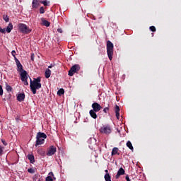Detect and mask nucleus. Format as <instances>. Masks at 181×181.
Instances as JSON below:
<instances>
[{
  "label": "nucleus",
  "instance_id": "obj_1",
  "mask_svg": "<svg viewBox=\"0 0 181 181\" xmlns=\"http://www.w3.org/2000/svg\"><path fill=\"white\" fill-rule=\"evenodd\" d=\"M30 88L33 93V94H36L37 91L36 90H40V88H42V78L37 77L35 78L33 81H32V78H30Z\"/></svg>",
  "mask_w": 181,
  "mask_h": 181
},
{
  "label": "nucleus",
  "instance_id": "obj_2",
  "mask_svg": "<svg viewBox=\"0 0 181 181\" xmlns=\"http://www.w3.org/2000/svg\"><path fill=\"white\" fill-rule=\"evenodd\" d=\"M106 48L109 60H112V56H114V44L110 40L107 41Z\"/></svg>",
  "mask_w": 181,
  "mask_h": 181
},
{
  "label": "nucleus",
  "instance_id": "obj_3",
  "mask_svg": "<svg viewBox=\"0 0 181 181\" xmlns=\"http://www.w3.org/2000/svg\"><path fill=\"white\" fill-rule=\"evenodd\" d=\"M100 134H104V135H110L112 132V127L110 124L103 125L99 129Z\"/></svg>",
  "mask_w": 181,
  "mask_h": 181
},
{
  "label": "nucleus",
  "instance_id": "obj_4",
  "mask_svg": "<svg viewBox=\"0 0 181 181\" xmlns=\"http://www.w3.org/2000/svg\"><path fill=\"white\" fill-rule=\"evenodd\" d=\"M18 28L21 33H24L25 35H29V33L32 32V29L29 28L26 24L22 23H18Z\"/></svg>",
  "mask_w": 181,
  "mask_h": 181
},
{
  "label": "nucleus",
  "instance_id": "obj_5",
  "mask_svg": "<svg viewBox=\"0 0 181 181\" xmlns=\"http://www.w3.org/2000/svg\"><path fill=\"white\" fill-rule=\"evenodd\" d=\"M79 71H80V65L75 64L71 66V68L69 71L68 74H69V76H70L71 77V76H74V73H78Z\"/></svg>",
  "mask_w": 181,
  "mask_h": 181
},
{
  "label": "nucleus",
  "instance_id": "obj_6",
  "mask_svg": "<svg viewBox=\"0 0 181 181\" xmlns=\"http://www.w3.org/2000/svg\"><path fill=\"white\" fill-rule=\"evenodd\" d=\"M57 152V148L54 146H51L47 151V156H53Z\"/></svg>",
  "mask_w": 181,
  "mask_h": 181
},
{
  "label": "nucleus",
  "instance_id": "obj_7",
  "mask_svg": "<svg viewBox=\"0 0 181 181\" xmlns=\"http://www.w3.org/2000/svg\"><path fill=\"white\" fill-rule=\"evenodd\" d=\"M92 110L95 111V112H98L99 111H101V110H103V107L100 105L98 103H93L92 104Z\"/></svg>",
  "mask_w": 181,
  "mask_h": 181
},
{
  "label": "nucleus",
  "instance_id": "obj_8",
  "mask_svg": "<svg viewBox=\"0 0 181 181\" xmlns=\"http://www.w3.org/2000/svg\"><path fill=\"white\" fill-rule=\"evenodd\" d=\"M15 62L17 66V71H19V73L25 71V70H23V66H22V64H21V62L18 58L15 57Z\"/></svg>",
  "mask_w": 181,
  "mask_h": 181
},
{
  "label": "nucleus",
  "instance_id": "obj_9",
  "mask_svg": "<svg viewBox=\"0 0 181 181\" xmlns=\"http://www.w3.org/2000/svg\"><path fill=\"white\" fill-rule=\"evenodd\" d=\"M123 175H125V170H124L122 168H120L117 171V175H115V178L119 179V176H123Z\"/></svg>",
  "mask_w": 181,
  "mask_h": 181
},
{
  "label": "nucleus",
  "instance_id": "obj_10",
  "mask_svg": "<svg viewBox=\"0 0 181 181\" xmlns=\"http://www.w3.org/2000/svg\"><path fill=\"white\" fill-rule=\"evenodd\" d=\"M20 73L21 81H25V80L28 79V72L26 71H23Z\"/></svg>",
  "mask_w": 181,
  "mask_h": 181
},
{
  "label": "nucleus",
  "instance_id": "obj_11",
  "mask_svg": "<svg viewBox=\"0 0 181 181\" xmlns=\"http://www.w3.org/2000/svg\"><path fill=\"white\" fill-rule=\"evenodd\" d=\"M45 144V139L36 137L35 146H39V145H43Z\"/></svg>",
  "mask_w": 181,
  "mask_h": 181
},
{
  "label": "nucleus",
  "instance_id": "obj_12",
  "mask_svg": "<svg viewBox=\"0 0 181 181\" xmlns=\"http://www.w3.org/2000/svg\"><path fill=\"white\" fill-rule=\"evenodd\" d=\"M36 137L42 138V139H46V138H47V135H46V134H45L43 132H39L38 133H37Z\"/></svg>",
  "mask_w": 181,
  "mask_h": 181
},
{
  "label": "nucleus",
  "instance_id": "obj_13",
  "mask_svg": "<svg viewBox=\"0 0 181 181\" xmlns=\"http://www.w3.org/2000/svg\"><path fill=\"white\" fill-rule=\"evenodd\" d=\"M17 100L20 103L25 100V93H20L17 95Z\"/></svg>",
  "mask_w": 181,
  "mask_h": 181
},
{
  "label": "nucleus",
  "instance_id": "obj_14",
  "mask_svg": "<svg viewBox=\"0 0 181 181\" xmlns=\"http://www.w3.org/2000/svg\"><path fill=\"white\" fill-rule=\"evenodd\" d=\"M97 112H95V110H90L89 111V114L91 117V118H93V119H97V113H95Z\"/></svg>",
  "mask_w": 181,
  "mask_h": 181
},
{
  "label": "nucleus",
  "instance_id": "obj_15",
  "mask_svg": "<svg viewBox=\"0 0 181 181\" xmlns=\"http://www.w3.org/2000/svg\"><path fill=\"white\" fill-rule=\"evenodd\" d=\"M39 5V0H33L32 6L33 8L37 9Z\"/></svg>",
  "mask_w": 181,
  "mask_h": 181
},
{
  "label": "nucleus",
  "instance_id": "obj_16",
  "mask_svg": "<svg viewBox=\"0 0 181 181\" xmlns=\"http://www.w3.org/2000/svg\"><path fill=\"white\" fill-rule=\"evenodd\" d=\"M41 21L42 22L43 26H46L47 28H49V26H50V22L47 21V20H45V18H42Z\"/></svg>",
  "mask_w": 181,
  "mask_h": 181
},
{
  "label": "nucleus",
  "instance_id": "obj_17",
  "mask_svg": "<svg viewBox=\"0 0 181 181\" xmlns=\"http://www.w3.org/2000/svg\"><path fill=\"white\" fill-rule=\"evenodd\" d=\"M12 29H13V25L12 23H9L8 25L6 27V31L7 33H11Z\"/></svg>",
  "mask_w": 181,
  "mask_h": 181
},
{
  "label": "nucleus",
  "instance_id": "obj_18",
  "mask_svg": "<svg viewBox=\"0 0 181 181\" xmlns=\"http://www.w3.org/2000/svg\"><path fill=\"white\" fill-rule=\"evenodd\" d=\"M118 151H119L118 148L114 147L112 150V156H114L115 155H119V153L118 152Z\"/></svg>",
  "mask_w": 181,
  "mask_h": 181
},
{
  "label": "nucleus",
  "instance_id": "obj_19",
  "mask_svg": "<svg viewBox=\"0 0 181 181\" xmlns=\"http://www.w3.org/2000/svg\"><path fill=\"white\" fill-rule=\"evenodd\" d=\"M27 158L28 160H30V163H35V156L33 154H28Z\"/></svg>",
  "mask_w": 181,
  "mask_h": 181
},
{
  "label": "nucleus",
  "instance_id": "obj_20",
  "mask_svg": "<svg viewBox=\"0 0 181 181\" xmlns=\"http://www.w3.org/2000/svg\"><path fill=\"white\" fill-rule=\"evenodd\" d=\"M127 148H129V149H130V151H132V152H134V146H132V143H131L130 141H128L126 144Z\"/></svg>",
  "mask_w": 181,
  "mask_h": 181
},
{
  "label": "nucleus",
  "instance_id": "obj_21",
  "mask_svg": "<svg viewBox=\"0 0 181 181\" xmlns=\"http://www.w3.org/2000/svg\"><path fill=\"white\" fill-rule=\"evenodd\" d=\"M45 76L46 78H49L50 76H52V71H50V69H47L45 71Z\"/></svg>",
  "mask_w": 181,
  "mask_h": 181
},
{
  "label": "nucleus",
  "instance_id": "obj_22",
  "mask_svg": "<svg viewBox=\"0 0 181 181\" xmlns=\"http://www.w3.org/2000/svg\"><path fill=\"white\" fill-rule=\"evenodd\" d=\"M37 153L39 155H41V156H45L46 155V152L42 148L38 149L37 150Z\"/></svg>",
  "mask_w": 181,
  "mask_h": 181
},
{
  "label": "nucleus",
  "instance_id": "obj_23",
  "mask_svg": "<svg viewBox=\"0 0 181 181\" xmlns=\"http://www.w3.org/2000/svg\"><path fill=\"white\" fill-rule=\"evenodd\" d=\"M6 91H8V93H11L13 91V88H11V86L10 85H8V83L6 84Z\"/></svg>",
  "mask_w": 181,
  "mask_h": 181
},
{
  "label": "nucleus",
  "instance_id": "obj_24",
  "mask_svg": "<svg viewBox=\"0 0 181 181\" xmlns=\"http://www.w3.org/2000/svg\"><path fill=\"white\" fill-rule=\"evenodd\" d=\"M105 181H110L111 180V175L109 173H106L105 175Z\"/></svg>",
  "mask_w": 181,
  "mask_h": 181
},
{
  "label": "nucleus",
  "instance_id": "obj_25",
  "mask_svg": "<svg viewBox=\"0 0 181 181\" xmlns=\"http://www.w3.org/2000/svg\"><path fill=\"white\" fill-rule=\"evenodd\" d=\"M63 94H64V89L61 88L57 91L58 95H63Z\"/></svg>",
  "mask_w": 181,
  "mask_h": 181
},
{
  "label": "nucleus",
  "instance_id": "obj_26",
  "mask_svg": "<svg viewBox=\"0 0 181 181\" xmlns=\"http://www.w3.org/2000/svg\"><path fill=\"white\" fill-rule=\"evenodd\" d=\"M40 4H43L44 6H47V5H49L47 4V0H41L40 1Z\"/></svg>",
  "mask_w": 181,
  "mask_h": 181
},
{
  "label": "nucleus",
  "instance_id": "obj_27",
  "mask_svg": "<svg viewBox=\"0 0 181 181\" xmlns=\"http://www.w3.org/2000/svg\"><path fill=\"white\" fill-rule=\"evenodd\" d=\"M149 29L151 32H156V28H155L153 25L150 26Z\"/></svg>",
  "mask_w": 181,
  "mask_h": 181
},
{
  "label": "nucleus",
  "instance_id": "obj_28",
  "mask_svg": "<svg viewBox=\"0 0 181 181\" xmlns=\"http://www.w3.org/2000/svg\"><path fill=\"white\" fill-rule=\"evenodd\" d=\"M3 18L5 22H9V17L8 16H4Z\"/></svg>",
  "mask_w": 181,
  "mask_h": 181
},
{
  "label": "nucleus",
  "instance_id": "obj_29",
  "mask_svg": "<svg viewBox=\"0 0 181 181\" xmlns=\"http://www.w3.org/2000/svg\"><path fill=\"white\" fill-rule=\"evenodd\" d=\"M45 181H53V178L52 177V176H47L45 178Z\"/></svg>",
  "mask_w": 181,
  "mask_h": 181
},
{
  "label": "nucleus",
  "instance_id": "obj_30",
  "mask_svg": "<svg viewBox=\"0 0 181 181\" xmlns=\"http://www.w3.org/2000/svg\"><path fill=\"white\" fill-rule=\"evenodd\" d=\"M40 13H45V8L43 6L40 8Z\"/></svg>",
  "mask_w": 181,
  "mask_h": 181
},
{
  "label": "nucleus",
  "instance_id": "obj_31",
  "mask_svg": "<svg viewBox=\"0 0 181 181\" xmlns=\"http://www.w3.org/2000/svg\"><path fill=\"white\" fill-rule=\"evenodd\" d=\"M115 112H119V106L116 105L115 107Z\"/></svg>",
  "mask_w": 181,
  "mask_h": 181
},
{
  "label": "nucleus",
  "instance_id": "obj_32",
  "mask_svg": "<svg viewBox=\"0 0 181 181\" xmlns=\"http://www.w3.org/2000/svg\"><path fill=\"white\" fill-rule=\"evenodd\" d=\"M28 173H35V170L33 168H28Z\"/></svg>",
  "mask_w": 181,
  "mask_h": 181
},
{
  "label": "nucleus",
  "instance_id": "obj_33",
  "mask_svg": "<svg viewBox=\"0 0 181 181\" xmlns=\"http://www.w3.org/2000/svg\"><path fill=\"white\" fill-rule=\"evenodd\" d=\"M0 32L1 33H6V29L2 28L0 27Z\"/></svg>",
  "mask_w": 181,
  "mask_h": 181
},
{
  "label": "nucleus",
  "instance_id": "obj_34",
  "mask_svg": "<svg viewBox=\"0 0 181 181\" xmlns=\"http://www.w3.org/2000/svg\"><path fill=\"white\" fill-rule=\"evenodd\" d=\"M0 95H4V89L2 88V86L0 85Z\"/></svg>",
  "mask_w": 181,
  "mask_h": 181
},
{
  "label": "nucleus",
  "instance_id": "obj_35",
  "mask_svg": "<svg viewBox=\"0 0 181 181\" xmlns=\"http://www.w3.org/2000/svg\"><path fill=\"white\" fill-rule=\"evenodd\" d=\"M108 111H110V107H105L103 109V112H105V114H107V112H108Z\"/></svg>",
  "mask_w": 181,
  "mask_h": 181
},
{
  "label": "nucleus",
  "instance_id": "obj_36",
  "mask_svg": "<svg viewBox=\"0 0 181 181\" xmlns=\"http://www.w3.org/2000/svg\"><path fill=\"white\" fill-rule=\"evenodd\" d=\"M25 86H29V83L28 82V79H24L22 81Z\"/></svg>",
  "mask_w": 181,
  "mask_h": 181
},
{
  "label": "nucleus",
  "instance_id": "obj_37",
  "mask_svg": "<svg viewBox=\"0 0 181 181\" xmlns=\"http://www.w3.org/2000/svg\"><path fill=\"white\" fill-rule=\"evenodd\" d=\"M11 54H12V56L14 57V59H15V57H16V51H15V50H13L12 52H11Z\"/></svg>",
  "mask_w": 181,
  "mask_h": 181
},
{
  "label": "nucleus",
  "instance_id": "obj_38",
  "mask_svg": "<svg viewBox=\"0 0 181 181\" xmlns=\"http://www.w3.org/2000/svg\"><path fill=\"white\" fill-rule=\"evenodd\" d=\"M30 59H31L32 62H33V60H35V54H33V53L31 54Z\"/></svg>",
  "mask_w": 181,
  "mask_h": 181
},
{
  "label": "nucleus",
  "instance_id": "obj_39",
  "mask_svg": "<svg viewBox=\"0 0 181 181\" xmlns=\"http://www.w3.org/2000/svg\"><path fill=\"white\" fill-rule=\"evenodd\" d=\"M116 117L117 119H119V112H116Z\"/></svg>",
  "mask_w": 181,
  "mask_h": 181
},
{
  "label": "nucleus",
  "instance_id": "obj_40",
  "mask_svg": "<svg viewBox=\"0 0 181 181\" xmlns=\"http://www.w3.org/2000/svg\"><path fill=\"white\" fill-rule=\"evenodd\" d=\"M57 32H59V33H63V30L62 28H58Z\"/></svg>",
  "mask_w": 181,
  "mask_h": 181
},
{
  "label": "nucleus",
  "instance_id": "obj_41",
  "mask_svg": "<svg viewBox=\"0 0 181 181\" xmlns=\"http://www.w3.org/2000/svg\"><path fill=\"white\" fill-rule=\"evenodd\" d=\"M125 179H126L127 181H131V179H129V175H127Z\"/></svg>",
  "mask_w": 181,
  "mask_h": 181
},
{
  "label": "nucleus",
  "instance_id": "obj_42",
  "mask_svg": "<svg viewBox=\"0 0 181 181\" xmlns=\"http://www.w3.org/2000/svg\"><path fill=\"white\" fill-rule=\"evenodd\" d=\"M1 142H2L3 145H5V146H6V145H8L4 140H1Z\"/></svg>",
  "mask_w": 181,
  "mask_h": 181
},
{
  "label": "nucleus",
  "instance_id": "obj_43",
  "mask_svg": "<svg viewBox=\"0 0 181 181\" xmlns=\"http://www.w3.org/2000/svg\"><path fill=\"white\" fill-rule=\"evenodd\" d=\"M4 152V150H2V146H0V155Z\"/></svg>",
  "mask_w": 181,
  "mask_h": 181
},
{
  "label": "nucleus",
  "instance_id": "obj_44",
  "mask_svg": "<svg viewBox=\"0 0 181 181\" xmlns=\"http://www.w3.org/2000/svg\"><path fill=\"white\" fill-rule=\"evenodd\" d=\"M52 67H53V66L50 65L48 66V69H52Z\"/></svg>",
  "mask_w": 181,
  "mask_h": 181
},
{
  "label": "nucleus",
  "instance_id": "obj_45",
  "mask_svg": "<svg viewBox=\"0 0 181 181\" xmlns=\"http://www.w3.org/2000/svg\"><path fill=\"white\" fill-rule=\"evenodd\" d=\"M105 172L106 173H108V170H105Z\"/></svg>",
  "mask_w": 181,
  "mask_h": 181
},
{
  "label": "nucleus",
  "instance_id": "obj_46",
  "mask_svg": "<svg viewBox=\"0 0 181 181\" xmlns=\"http://www.w3.org/2000/svg\"><path fill=\"white\" fill-rule=\"evenodd\" d=\"M49 175H52L53 176V173H50Z\"/></svg>",
  "mask_w": 181,
  "mask_h": 181
}]
</instances>
